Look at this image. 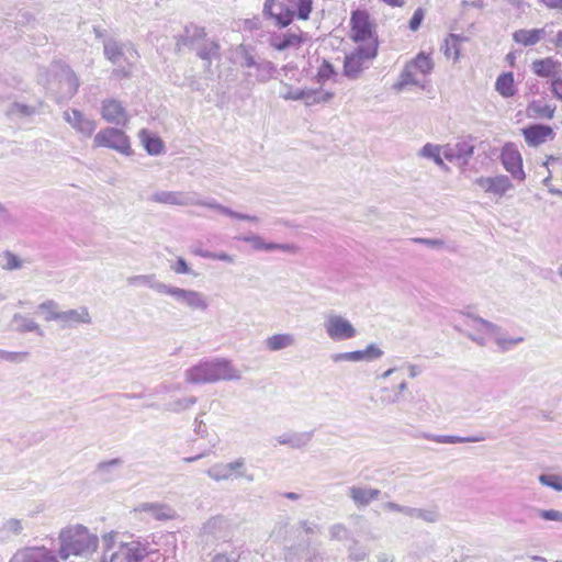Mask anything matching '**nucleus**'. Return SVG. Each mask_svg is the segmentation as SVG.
<instances>
[{
    "label": "nucleus",
    "instance_id": "nucleus-1",
    "mask_svg": "<svg viewBox=\"0 0 562 562\" xmlns=\"http://www.w3.org/2000/svg\"><path fill=\"white\" fill-rule=\"evenodd\" d=\"M149 201L153 203L169 205V206H203L210 210H214L217 213L236 218L241 221H250L254 223H258L259 218L257 216L247 215L243 213L235 212L229 207L220 204L216 200H203L200 198L199 193L194 191H167V190H158L155 191L150 196Z\"/></svg>",
    "mask_w": 562,
    "mask_h": 562
},
{
    "label": "nucleus",
    "instance_id": "nucleus-2",
    "mask_svg": "<svg viewBox=\"0 0 562 562\" xmlns=\"http://www.w3.org/2000/svg\"><path fill=\"white\" fill-rule=\"evenodd\" d=\"M459 324L464 327L462 331L480 346L485 345L484 335H491L502 351H507L525 340L522 336H505L499 326L474 315L470 310L459 312Z\"/></svg>",
    "mask_w": 562,
    "mask_h": 562
},
{
    "label": "nucleus",
    "instance_id": "nucleus-3",
    "mask_svg": "<svg viewBox=\"0 0 562 562\" xmlns=\"http://www.w3.org/2000/svg\"><path fill=\"white\" fill-rule=\"evenodd\" d=\"M240 379L241 371L225 358L200 361L186 371V381L190 384L238 381Z\"/></svg>",
    "mask_w": 562,
    "mask_h": 562
},
{
    "label": "nucleus",
    "instance_id": "nucleus-4",
    "mask_svg": "<svg viewBox=\"0 0 562 562\" xmlns=\"http://www.w3.org/2000/svg\"><path fill=\"white\" fill-rule=\"evenodd\" d=\"M58 540V557L61 560H67L70 555H90L97 550L99 544L98 536L80 524L63 528Z\"/></svg>",
    "mask_w": 562,
    "mask_h": 562
},
{
    "label": "nucleus",
    "instance_id": "nucleus-5",
    "mask_svg": "<svg viewBox=\"0 0 562 562\" xmlns=\"http://www.w3.org/2000/svg\"><path fill=\"white\" fill-rule=\"evenodd\" d=\"M103 53L105 58L115 66L112 71L115 78L131 77L132 69L139 58L137 50L130 42H120L113 37L103 41Z\"/></svg>",
    "mask_w": 562,
    "mask_h": 562
},
{
    "label": "nucleus",
    "instance_id": "nucleus-6",
    "mask_svg": "<svg viewBox=\"0 0 562 562\" xmlns=\"http://www.w3.org/2000/svg\"><path fill=\"white\" fill-rule=\"evenodd\" d=\"M378 45L372 41L368 45H361L352 53L346 55L344 61V75L349 79H357L368 67V63L376 56Z\"/></svg>",
    "mask_w": 562,
    "mask_h": 562
},
{
    "label": "nucleus",
    "instance_id": "nucleus-7",
    "mask_svg": "<svg viewBox=\"0 0 562 562\" xmlns=\"http://www.w3.org/2000/svg\"><path fill=\"white\" fill-rule=\"evenodd\" d=\"M54 76L56 88V101L58 103L70 100L78 91L80 86L79 78L75 71L67 65L57 64L54 66Z\"/></svg>",
    "mask_w": 562,
    "mask_h": 562
},
{
    "label": "nucleus",
    "instance_id": "nucleus-8",
    "mask_svg": "<svg viewBox=\"0 0 562 562\" xmlns=\"http://www.w3.org/2000/svg\"><path fill=\"white\" fill-rule=\"evenodd\" d=\"M206 474L216 482L233 479H245L247 482L255 481V475L247 472L244 458H237L228 463H216L207 469Z\"/></svg>",
    "mask_w": 562,
    "mask_h": 562
},
{
    "label": "nucleus",
    "instance_id": "nucleus-9",
    "mask_svg": "<svg viewBox=\"0 0 562 562\" xmlns=\"http://www.w3.org/2000/svg\"><path fill=\"white\" fill-rule=\"evenodd\" d=\"M93 146L111 148L125 156H131L133 153L130 138L122 130L115 127L99 131L93 138Z\"/></svg>",
    "mask_w": 562,
    "mask_h": 562
},
{
    "label": "nucleus",
    "instance_id": "nucleus-10",
    "mask_svg": "<svg viewBox=\"0 0 562 562\" xmlns=\"http://www.w3.org/2000/svg\"><path fill=\"white\" fill-rule=\"evenodd\" d=\"M162 294L171 296L176 302L192 311L204 312L209 307L206 296L195 290L166 284V286L162 288Z\"/></svg>",
    "mask_w": 562,
    "mask_h": 562
},
{
    "label": "nucleus",
    "instance_id": "nucleus-11",
    "mask_svg": "<svg viewBox=\"0 0 562 562\" xmlns=\"http://www.w3.org/2000/svg\"><path fill=\"white\" fill-rule=\"evenodd\" d=\"M146 553V546L138 540L121 542L110 555L103 553V562H142Z\"/></svg>",
    "mask_w": 562,
    "mask_h": 562
},
{
    "label": "nucleus",
    "instance_id": "nucleus-12",
    "mask_svg": "<svg viewBox=\"0 0 562 562\" xmlns=\"http://www.w3.org/2000/svg\"><path fill=\"white\" fill-rule=\"evenodd\" d=\"M324 328L327 336L334 341L349 340L358 334L347 318L335 313L325 316Z\"/></svg>",
    "mask_w": 562,
    "mask_h": 562
},
{
    "label": "nucleus",
    "instance_id": "nucleus-13",
    "mask_svg": "<svg viewBox=\"0 0 562 562\" xmlns=\"http://www.w3.org/2000/svg\"><path fill=\"white\" fill-rule=\"evenodd\" d=\"M295 13L297 14V9L292 8L288 1L286 4L279 0H266L263 3V18L272 20L279 27L288 26L293 21Z\"/></svg>",
    "mask_w": 562,
    "mask_h": 562
},
{
    "label": "nucleus",
    "instance_id": "nucleus-14",
    "mask_svg": "<svg viewBox=\"0 0 562 562\" xmlns=\"http://www.w3.org/2000/svg\"><path fill=\"white\" fill-rule=\"evenodd\" d=\"M417 155L420 158L432 160L439 168L445 171H450V168L447 166L443 159L450 164H454L457 160V151L449 144L436 145L427 143L418 150Z\"/></svg>",
    "mask_w": 562,
    "mask_h": 562
},
{
    "label": "nucleus",
    "instance_id": "nucleus-15",
    "mask_svg": "<svg viewBox=\"0 0 562 562\" xmlns=\"http://www.w3.org/2000/svg\"><path fill=\"white\" fill-rule=\"evenodd\" d=\"M417 155L420 158L432 160L439 168L445 171H450V168L447 166L443 159L450 164H454L457 160V151L449 144L436 145L427 143L418 150Z\"/></svg>",
    "mask_w": 562,
    "mask_h": 562
},
{
    "label": "nucleus",
    "instance_id": "nucleus-16",
    "mask_svg": "<svg viewBox=\"0 0 562 562\" xmlns=\"http://www.w3.org/2000/svg\"><path fill=\"white\" fill-rule=\"evenodd\" d=\"M417 155L420 158L432 160L439 168L445 171H450V168L447 166L443 159L450 164H454L457 160V151L449 144L436 145L427 143L418 150Z\"/></svg>",
    "mask_w": 562,
    "mask_h": 562
},
{
    "label": "nucleus",
    "instance_id": "nucleus-17",
    "mask_svg": "<svg viewBox=\"0 0 562 562\" xmlns=\"http://www.w3.org/2000/svg\"><path fill=\"white\" fill-rule=\"evenodd\" d=\"M100 114L104 121L116 126L124 127L130 122V115L122 102L113 98L104 99L101 102Z\"/></svg>",
    "mask_w": 562,
    "mask_h": 562
},
{
    "label": "nucleus",
    "instance_id": "nucleus-18",
    "mask_svg": "<svg viewBox=\"0 0 562 562\" xmlns=\"http://www.w3.org/2000/svg\"><path fill=\"white\" fill-rule=\"evenodd\" d=\"M501 160L506 171H508L515 180L524 181L526 179L521 155L514 144L509 143L503 147Z\"/></svg>",
    "mask_w": 562,
    "mask_h": 562
},
{
    "label": "nucleus",
    "instance_id": "nucleus-19",
    "mask_svg": "<svg viewBox=\"0 0 562 562\" xmlns=\"http://www.w3.org/2000/svg\"><path fill=\"white\" fill-rule=\"evenodd\" d=\"M10 562H58L56 554L44 546L25 547L18 550Z\"/></svg>",
    "mask_w": 562,
    "mask_h": 562
},
{
    "label": "nucleus",
    "instance_id": "nucleus-20",
    "mask_svg": "<svg viewBox=\"0 0 562 562\" xmlns=\"http://www.w3.org/2000/svg\"><path fill=\"white\" fill-rule=\"evenodd\" d=\"M64 120L83 137H91L97 130V122L87 117L80 110L70 109L63 113Z\"/></svg>",
    "mask_w": 562,
    "mask_h": 562
},
{
    "label": "nucleus",
    "instance_id": "nucleus-21",
    "mask_svg": "<svg viewBox=\"0 0 562 562\" xmlns=\"http://www.w3.org/2000/svg\"><path fill=\"white\" fill-rule=\"evenodd\" d=\"M58 317L61 329L75 328L79 325H90L92 323V317L87 306L61 311Z\"/></svg>",
    "mask_w": 562,
    "mask_h": 562
},
{
    "label": "nucleus",
    "instance_id": "nucleus-22",
    "mask_svg": "<svg viewBox=\"0 0 562 562\" xmlns=\"http://www.w3.org/2000/svg\"><path fill=\"white\" fill-rule=\"evenodd\" d=\"M231 531L232 525L229 520L222 515L209 518L201 528L203 536L212 537L214 539H225L231 535Z\"/></svg>",
    "mask_w": 562,
    "mask_h": 562
},
{
    "label": "nucleus",
    "instance_id": "nucleus-23",
    "mask_svg": "<svg viewBox=\"0 0 562 562\" xmlns=\"http://www.w3.org/2000/svg\"><path fill=\"white\" fill-rule=\"evenodd\" d=\"M351 38L355 42H364L372 38V26L367 12L358 10L352 13Z\"/></svg>",
    "mask_w": 562,
    "mask_h": 562
},
{
    "label": "nucleus",
    "instance_id": "nucleus-24",
    "mask_svg": "<svg viewBox=\"0 0 562 562\" xmlns=\"http://www.w3.org/2000/svg\"><path fill=\"white\" fill-rule=\"evenodd\" d=\"M476 183L487 193L502 196L507 191L514 188L510 179L507 176L499 175L495 177H482L476 180Z\"/></svg>",
    "mask_w": 562,
    "mask_h": 562
},
{
    "label": "nucleus",
    "instance_id": "nucleus-25",
    "mask_svg": "<svg viewBox=\"0 0 562 562\" xmlns=\"http://www.w3.org/2000/svg\"><path fill=\"white\" fill-rule=\"evenodd\" d=\"M306 41H307V37L302 32L301 33L274 34L270 37V45L276 50L283 52L289 48L297 49Z\"/></svg>",
    "mask_w": 562,
    "mask_h": 562
},
{
    "label": "nucleus",
    "instance_id": "nucleus-26",
    "mask_svg": "<svg viewBox=\"0 0 562 562\" xmlns=\"http://www.w3.org/2000/svg\"><path fill=\"white\" fill-rule=\"evenodd\" d=\"M381 491L372 487L352 485L348 488V496L357 507H367L371 502L378 499Z\"/></svg>",
    "mask_w": 562,
    "mask_h": 562
},
{
    "label": "nucleus",
    "instance_id": "nucleus-27",
    "mask_svg": "<svg viewBox=\"0 0 562 562\" xmlns=\"http://www.w3.org/2000/svg\"><path fill=\"white\" fill-rule=\"evenodd\" d=\"M522 134L529 146H539L553 134V131L550 126L536 124L524 128Z\"/></svg>",
    "mask_w": 562,
    "mask_h": 562
},
{
    "label": "nucleus",
    "instance_id": "nucleus-28",
    "mask_svg": "<svg viewBox=\"0 0 562 562\" xmlns=\"http://www.w3.org/2000/svg\"><path fill=\"white\" fill-rule=\"evenodd\" d=\"M11 323L13 325L14 330L20 334L35 333L38 336H44V331L41 328L40 324L23 314L15 313L12 316Z\"/></svg>",
    "mask_w": 562,
    "mask_h": 562
},
{
    "label": "nucleus",
    "instance_id": "nucleus-29",
    "mask_svg": "<svg viewBox=\"0 0 562 562\" xmlns=\"http://www.w3.org/2000/svg\"><path fill=\"white\" fill-rule=\"evenodd\" d=\"M142 144L149 155L158 156L164 153V142L156 135L149 133L147 130H142L138 134Z\"/></svg>",
    "mask_w": 562,
    "mask_h": 562
},
{
    "label": "nucleus",
    "instance_id": "nucleus-30",
    "mask_svg": "<svg viewBox=\"0 0 562 562\" xmlns=\"http://www.w3.org/2000/svg\"><path fill=\"white\" fill-rule=\"evenodd\" d=\"M546 34L544 29L533 30H518L513 34V38L516 43L524 46H531L537 44Z\"/></svg>",
    "mask_w": 562,
    "mask_h": 562
},
{
    "label": "nucleus",
    "instance_id": "nucleus-31",
    "mask_svg": "<svg viewBox=\"0 0 562 562\" xmlns=\"http://www.w3.org/2000/svg\"><path fill=\"white\" fill-rule=\"evenodd\" d=\"M295 338L292 334H276L265 340V346L269 351H279L292 347Z\"/></svg>",
    "mask_w": 562,
    "mask_h": 562
},
{
    "label": "nucleus",
    "instance_id": "nucleus-32",
    "mask_svg": "<svg viewBox=\"0 0 562 562\" xmlns=\"http://www.w3.org/2000/svg\"><path fill=\"white\" fill-rule=\"evenodd\" d=\"M554 106L541 100H533L527 106V114L529 117H542L551 120L554 116Z\"/></svg>",
    "mask_w": 562,
    "mask_h": 562
},
{
    "label": "nucleus",
    "instance_id": "nucleus-33",
    "mask_svg": "<svg viewBox=\"0 0 562 562\" xmlns=\"http://www.w3.org/2000/svg\"><path fill=\"white\" fill-rule=\"evenodd\" d=\"M559 63L552 58L537 59L532 61V70L539 77H555Z\"/></svg>",
    "mask_w": 562,
    "mask_h": 562
},
{
    "label": "nucleus",
    "instance_id": "nucleus-34",
    "mask_svg": "<svg viewBox=\"0 0 562 562\" xmlns=\"http://www.w3.org/2000/svg\"><path fill=\"white\" fill-rule=\"evenodd\" d=\"M284 100H303L307 105L318 103L316 99V91L312 89H293L289 90L281 95Z\"/></svg>",
    "mask_w": 562,
    "mask_h": 562
},
{
    "label": "nucleus",
    "instance_id": "nucleus-35",
    "mask_svg": "<svg viewBox=\"0 0 562 562\" xmlns=\"http://www.w3.org/2000/svg\"><path fill=\"white\" fill-rule=\"evenodd\" d=\"M130 285H147L159 294H162V288L166 283L156 280L155 274H140L127 278Z\"/></svg>",
    "mask_w": 562,
    "mask_h": 562
},
{
    "label": "nucleus",
    "instance_id": "nucleus-36",
    "mask_svg": "<svg viewBox=\"0 0 562 562\" xmlns=\"http://www.w3.org/2000/svg\"><path fill=\"white\" fill-rule=\"evenodd\" d=\"M496 91L504 98L513 97L516 92L512 72L501 75L495 83Z\"/></svg>",
    "mask_w": 562,
    "mask_h": 562
},
{
    "label": "nucleus",
    "instance_id": "nucleus-37",
    "mask_svg": "<svg viewBox=\"0 0 562 562\" xmlns=\"http://www.w3.org/2000/svg\"><path fill=\"white\" fill-rule=\"evenodd\" d=\"M196 401L195 396L175 398L165 404V409L170 413L180 414L191 408Z\"/></svg>",
    "mask_w": 562,
    "mask_h": 562
},
{
    "label": "nucleus",
    "instance_id": "nucleus-38",
    "mask_svg": "<svg viewBox=\"0 0 562 562\" xmlns=\"http://www.w3.org/2000/svg\"><path fill=\"white\" fill-rule=\"evenodd\" d=\"M384 355L383 350L375 344H370L363 350L353 351V362L373 361Z\"/></svg>",
    "mask_w": 562,
    "mask_h": 562
},
{
    "label": "nucleus",
    "instance_id": "nucleus-39",
    "mask_svg": "<svg viewBox=\"0 0 562 562\" xmlns=\"http://www.w3.org/2000/svg\"><path fill=\"white\" fill-rule=\"evenodd\" d=\"M409 85L423 87L420 80L416 76V70H414V66H409V64H407L401 74L400 80L394 85V88L401 91Z\"/></svg>",
    "mask_w": 562,
    "mask_h": 562
},
{
    "label": "nucleus",
    "instance_id": "nucleus-40",
    "mask_svg": "<svg viewBox=\"0 0 562 562\" xmlns=\"http://www.w3.org/2000/svg\"><path fill=\"white\" fill-rule=\"evenodd\" d=\"M405 516H408L411 518H418L426 522H436L439 518L438 512L434 508L424 509L408 506L405 510Z\"/></svg>",
    "mask_w": 562,
    "mask_h": 562
},
{
    "label": "nucleus",
    "instance_id": "nucleus-41",
    "mask_svg": "<svg viewBox=\"0 0 562 562\" xmlns=\"http://www.w3.org/2000/svg\"><path fill=\"white\" fill-rule=\"evenodd\" d=\"M38 311L43 313L44 319L46 322H59L60 312L58 310V303L54 300H46L38 304L37 306Z\"/></svg>",
    "mask_w": 562,
    "mask_h": 562
},
{
    "label": "nucleus",
    "instance_id": "nucleus-42",
    "mask_svg": "<svg viewBox=\"0 0 562 562\" xmlns=\"http://www.w3.org/2000/svg\"><path fill=\"white\" fill-rule=\"evenodd\" d=\"M313 436V430L291 432L290 447L293 449L304 448L312 441Z\"/></svg>",
    "mask_w": 562,
    "mask_h": 562
},
{
    "label": "nucleus",
    "instance_id": "nucleus-43",
    "mask_svg": "<svg viewBox=\"0 0 562 562\" xmlns=\"http://www.w3.org/2000/svg\"><path fill=\"white\" fill-rule=\"evenodd\" d=\"M2 263L1 267L4 270L12 271L18 270L23 267V260L20 259L13 252L7 250L1 255Z\"/></svg>",
    "mask_w": 562,
    "mask_h": 562
},
{
    "label": "nucleus",
    "instance_id": "nucleus-44",
    "mask_svg": "<svg viewBox=\"0 0 562 562\" xmlns=\"http://www.w3.org/2000/svg\"><path fill=\"white\" fill-rule=\"evenodd\" d=\"M292 8L297 9V18L307 20L312 11V0H286Z\"/></svg>",
    "mask_w": 562,
    "mask_h": 562
},
{
    "label": "nucleus",
    "instance_id": "nucleus-45",
    "mask_svg": "<svg viewBox=\"0 0 562 562\" xmlns=\"http://www.w3.org/2000/svg\"><path fill=\"white\" fill-rule=\"evenodd\" d=\"M409 66H414V70H418L420 74L426 75L432 68V63L428 56L420 53L416 58L409 63Z\"/></svg>",
    "mask_w": 562,
    "mask_h": 562
},
{
    "label": "nucleus",
    "instance_id": "nucleus-46",
    "mask_svg": "<svg viewBox=\"0 0 562 562\" xmlns=\"http://www.w3.org/2000/svg\"><path fill=\"white\" fill-rule=\"evenodd\" d=\"M35 112V108L19 102L12 103L8 109V115L10 116H31Z\"/></svg>",
    "mask_w": 562,
    "mask_h": 562
},
{
    "label": "nucleus",
    "instance_id": "nucleus-47",
    "mask_svg": "<svg viewBox=\"0 0 562 562\" xmlns=\"http://www.w3.org/2000/svg\"><path fill=\"white\" fill-rule=\"evenodd\" d=\"M538 480L543 486L551 487L552 490H554L557 492L562 491V475L541 474V475H539Z\"/></svg>",
    "mask_w": 562,
    "mask_h": 562
},
{
    "label": "nucleus",
    "instance_id": "nucleus-48",
    "mask_svg": "<svg viewBox=\"0 0 562 562\" xmlns=\"http://www.w3.org/2000/svg\"><path fill=\"white\" fill-rule=\"evenodd\" d=\"M29 356V351H7L0 349V360H4L11 363H21L25 361Z\"/></svg>",
    "mask_w": 562,
    "mask_h": 562
},
{
    "label": "nucleus",
    "instance_id": "nucleus-49",
    "mask_svg": "<svg viewBox=\"0 0 562 562\" xmlns=\"http://www.w3.org/2000/svg\"><path fill=\"white\" fill-rule=\"evenodd\" d=\"M441 50L445 56L448 58H452L453 61L457 60V35L450 33L449 36L445 40V43L441 46Z\"/></svg>",
    "mask_w": 562,
    "mask_h": 562
},
{
    "label": "nucleus",
    "instance_id": "nucleus-50",
    "mask_svg": "<svg viewBox=\"0 0 562 562\" xmlns=\"http://www.w3.org/2000/svg\"><path fill=\"white\" fill-rule=\"evenodd\" d=\"M143 512H149L157 519H168L170 518V514L166 513L167 508L165 506L158 504H143L139 507Z\"/></svg>",
    "mask_w": 562,
    "mask_h": 562
},
{
    "label": "nucleus",
    "instance_id": "nucleus-51",
    "mask_svg": "<svg viewBox=\"0 0 562 562\" xmlns=\"http://www.w3.org/2000/svg\"><path fill=\"white\" fill-rule=\"evenodd\" d=\"M220 46L215 42L206 43L198 53L199 57L211 61L213 58L218 57Z\"/></svg>",
    "mask_w": 562,
    "mask_h": 562
},
{
    "label": "nucleus",
    "instance_id": "nucleus-52",
    "mask_svg": "<svg viewBox=\"0 0 562 562\" xmlns=\"http://www.w3.org/2000/svg\"><path fill=\"white\" fill-rule=\"evenodd\" d=\"M412 243L415 244H422L432 249H445L447 248V243L442 238H422V237H414L411 239Z\"/></svg>",
    "mask_w": 562,
    "mask_h": 562
},
{
    "label": "nucleus",
    "instance_id": "nucleus-53",
    "mask_svg": "<svg viewBox=\"0 0 562 562\" xmlns=\"http://www.w3.org/2000/svg\"><path fill=\"white\" fill-rule=\"evenodd\" d=\"M368 555L369 550L366 547L360 546L358 541H355L353 544L349 548V559L355 562L363 561L368 558Z\"/></svg>",
    "mask_w": 562,
    "mask_h": 562
},
{
    "label": "nucleus",
    "instance_id": "nucleus-54",
    "mask_svg": "<svg viewBox=\"0 0 562 562\" xmlns=\"http://www.w3.org/2000/svg\"><path fill=\"white\" fill-rule=\"evenodd\" d=\"M1 530L5 533L19 536L23 531L22 520L10 518L3 522Z\"/></svg>",
    "mask_w": 562,
    "mask_h": 562
},
{
    "label": "nucleus",
    "instance_id": "nucleus-55",
    "mask_svg": "<svg viewBox=\"0 0 562 562\" xmlns=\"http://www.w3.org/2000/svg\"><path fill=\"white\" fill-rule=\"evenodd\" d=\"M146 546V555L148 562H171L170 557H167L165 553H161L159 550L150 548L148 543H144Z\"/></svg>",
    "mask_w": 562,
    "mask_h": 562
},
{
    "label": "nucleus",
    "instance_id": "nucleus-56",
    "mask_svg": "<svg viewBox=\"0 0 562 562\" xmlns=\"http://www.w3.org/2000/svg\"><path fill=\"white\" fill-rule=\"evenodd\" d=\"M262 250H267V251L282 250L285 252L295 254L297 251V247L294 244H277V243L265 241V246H263Z\"/></svg>",
    "mask_w": 562,
    "mask_h": 562
},
{
    "label": "nucleus",
    "instance_id": "nucleus-57",
    "mask_svg": "<svg viewBox=\"0 0 562 562\" xmlns=\"http://www.w3.org/2000/svg\"><path fill=\"white\" fill-rule=\"evenodd\" d=\"M204 415H205V412H201L195 417L194 423H193V426H194L193 431L195 432V435H198L201 438H206L209 435L206 425L202 418Z\"/></svg>",
    "mask_w": 562,
    "mask_h": 562
},
{
    "label": "nucleus",
    "instance_id": "nucleus-58",
    "mask_svg": "<svg viewBox=\"0 0 562 562\" xmlns=\"http://www.w3.org/2000/svg\"><path fill=\"white\" fill-rule=\"evenodd\" d=\"M538 516L543 520L562 522V512L557 509H538Z\"/></svg>",
    "mask_w": 562,
    "mask_h": 562
},
{
    "label": "nucleus",
    "instance_id": "nucleus-59",
    "mask_svg": "<svg viewBox=\"0 0 562 562\" xmlns=\"http://www.w3.org/2000/svg\"><path fill=\"white\" fill-rule=\"evenodd\" d=\"M333 75H335V69H334L333 65L327 60H323L322 65L318 68V71H317L318 80L326 81Z\"/></svg>",
    "mask_w": 562,
    "mask_h": 562
},
{
    "label": "nucleus",
    "instance_id": "nucleus-60",
    "mask_svg": "<svg viewBox=\"0 0 562 562\" xmlns=\"http://www.w3.org/2000/svg\"><path fill=\"white\" fill-rule=\"evenodd\" d=\"M347 528L342 524H335L329 528V535L331 539L342 540L347 537Z\"/></svg>",
    "mask_w": 562,
    "mask_h": 562
},
{
    "label": "nucleus",
    "instance_id": "nucleus-61",
    "mask_svg": "<svg viewBox=\"0 0 562 562\" xmlns=\"http://www.w3.org/2000/svg\"><path fill=\"white\" fill-rule=\"evenodd\" d=\"M117 536H119L117 532L111 531L109 533H105L102 537L103 546H104V553H106L108 555H110V553L113 552L112 549H114V544H115V540H116Z\"/></svg>",
    "mask_w": 562,
    "mask_h": 562
},
{
    "label": "nucleus",
    "instance_id": "nucleus-62",
    "mask_svg": "<svg viewBox=\"0 0 562 562\" xmlns=\"http://www.w3.org/2000/svg\"><path fill=\"white\" fill-rule=\"evenodd\" d=\"M424 15H425V12H424V10L422 8H418L414 12V14H413V16H412V19L409 21V29L412 31L415 32V31H417L419 29V26H420V24H422V22L424 20Z\"/></svg>",
    "mask_w": 562,
    "mask_h": 562
},
{
    "label": "nucleus",
    "instance_id": "nucleus-63",
    "mask_svg": "<svg viewBox=\"0 0 562 562\" xmlns=\"http://www.w3.org/2000/svg\"><path fill=\"white\" fill-rule=\"evenodd\" d=\"M243 241L250 244L251 247L256 250H262L265 246V240L258 235L245 236L240 238Z\"/></svg>",
    "mask_w": 562,
    "mask_h": 562
},
{
    "label": "nucleus",
    "instance_id": "nucleus-64",
    "mask_svg": "<svg viewBox=\"0 0 562 562\" xmlns=\"http://www.w3.org/2000/svg\"><path fill=\"white\" fill-rule=\"evenodd\" d=\"M552 93L562 101V78H555L551 82Z\"/></svg>",
    "mask_w": 562,
    "mask_h": 562
}]
</instances>
